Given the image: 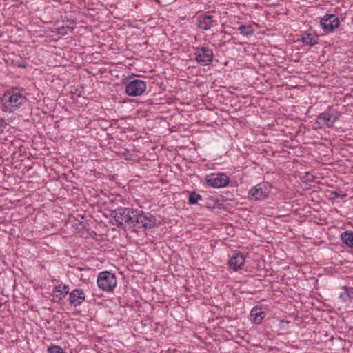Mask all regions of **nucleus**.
Listing matches in <instances>:
<instances>
[{"mask_svg":"<svg viewBox=\"0 0 353 353\" xmlns=\"http://www.w3.org/2000/svg\"><path fill=\"white\" fill-rule=\"evenodd\" d=\"M137 209L120 207L111 213L112 223L121 228L134 227Z\"/></svg>","mask_w":353,"mask_h":353,"instance_id":"1","label":"nucleus"},{"mask_svg":"<svg viewBox=\"0 0 353 353\" xmlns=\"http://www.w3.org/2000/svg\"><path fill=\"white\" fill-rule=\"evenodd\" d=\"M26 97L21 93L14 90L7 91L4 93L1 103V109L5 112H12L23 103Z\"/></svg>","mask_w":353,"mask_h":353,"instance_id":"2","label":"nucleus"},{"mask_svg":"<svg viewBox=\"0 0 353 353\" xmlns=\"http://www.w3.org/2000/svg\"><path fill=\"white\" fill-rule=\"evenodd\" d=\"M134 228L145 230L154 228L157 225L156 217L150 212L137 209Z\"/></svg>","mask_w":353,"mask_h":353,"instance_id":"3","label":"nucleus"},{"mask_svg":"<svg viewBox=\"0 0 353 353\" xmlns=\"http://www.w3.org/2000/svg\"><path fill=\"white\" fill-rule=\"evenodd\" d=\"M97 285L103 291L112 292L117 286V277L110 272H101L97 276Z\"/></svg>","mask_w":353,"mask_h":353,"instance_id":"4","label":"nucleus"},{"mask_svg":"<svg viewBox=\"0 0 353 353\" xmlns=\"http://www.w3.org/2000/svg\"><path fill=\"white\" fill-rule=\"evenodd\" d=\"M194 59L202 66L210 65L214 59V53L212 49L207 46H198L194 48Z\"/></svg>","mask_w":353,"mask_h":353,"instance_id":"5","label":"nucleus"},{"mask_svg":"<svg viewBox=\"0 0 353 353\" xmlns=\"http://www.w3.org/2000/svg\"><path fill=\"white\" fill-rule=\"evenodd\" d=\"M271 189L272 186L270 183L267 182L260 183L250 190L248 196L252 200H261L269 196Z\"/></svg>","mask_w":353,"mask_h":353,"instance_id":"6","label":"nucleus"},{"mask_svg":"<svg viewBox=\"0 0 353 353\" xmlns=\"http://www.w3.org/2000/svg\"><path fill=\"white\" fill-rule=\"evenodd\" d=\"M340 113L333 108H328L316 118V123L331 127L339 119Z\"/></svg>","mask_w":353,"mask_h":353,"instance_id":"7","label":"nucleus"},{"mask_svg":"<svg viewBox=\"0 0 353 353\" xmlns=\"http://www.w3.org/2000/svg\"><path fill=\"white\" fill-rule=\"evenodd\" d=\"M146 82L141 79H133L126 83L125 92L131 97L141 96L146 90Z\"/></svg>","mask_w":353,"mask_h":353,"instance_id":"8","label":"nucleus"},{"mask_svg":"<svg viewBox=\"0 0 353 353\" xmlns=\"http://www.w3.org/2000/svg\"><path fill=\"white\" fill-rule=\"evenodd\" d=\"M206 184L213 188H221L229 183V177L224 173H212L205 178Z\"/></svg>","mask_w":353,"mask_h":353,"instance_id":"9","label":"nucleus"},{"mask_svg":"<svg viewBox=\"0 0 353 353\" xmlns=\"http://www.w3.org/2000/svg\"><path fill=\"white\" fill-rule=\"evenodd\" d=\"M321 27L328 32H332L339 26V18L335 14H326L320 21Z\"/></svg>","mask_w":353,"mask_h":353,"instance_id":"10","label":"nucleus"},{"mask_svg":"<svg viewBox=\"0 0 353 353\" xmlns=\"http://www.w3.org/2000/svg\"><path fill=\"white\" fill-rule=\"evenodd\" d=\"M245 256L241 252H235L230 257L228 262V265L230 269L234 271H238L243 268L245 263Z\"/></svg>","mask_w":353,"mask_h":353,"instance_id":"11","label":"nucleus"},{"mask_svg":"<svg viewBox=\"0 0 353 353\" xmlns=\"http://www.w3.org/2000/svg\"><path fill=\"white\" fill-rule=\"evenodd\" d=\"M214 17L209 14H201L197 18L198 27L203 30H208L212 27L217 26V21Z\"/></svg>","mask_w":353,"mask_h":353,"instance_id":"12","label":"nucleus"},{"mask_svg":"<svg viewBox=\"0 0 353 353\" xmlns=\"http://www.w3.org/2000/svg\"><path fill=\"white\" fill-rule=\"evenodd\" d=\"M68 294L69 303L75 307L80 305L85 301V294L81 289L76 288Z\"/></svg>","mask_w":353,"mask_h":353,"instance_id":"13","label":"nucleus"},{"mask_svg":"<svg viewBox=\"0 0 353 353\" xmlns=\"http://www.w3.org/2000/svg\"><path fill=\"white\" fill-rule=\"evenodd\" d=\"M250 319L255 324H259L264 319L265 314L261 307H253L250 312Z\"/></svg>","mask_w":353,"mask_h":353,"instance_id":"14","label":"nucleus"},{"mask_svg":"<svg viewBox=\"0 0 353 353\" xmlns=\"http://www.w3.org/2000/svg\"><path fill=\"white\" fill-rule=\"evenodd\" d=\"M319 35L305 32L301 34V41L306 46H314L319 43Z\"/></svg>","mask_w":353,"mask_h":353,"instance_id":"15","label":"nucleus"},{"mask_svg":"<svg viewBox=\"0 0 353 353\" xmlns=\"http://www.w3.org/2000/svg\"><path fill=\"white\" fill-rule=\"evenodd\" d=\"M69 293V286L68 285H58L54 287L52 294L59 299H63Z\"/></svg>","mask_w":353,"mask_h":353,"instance_id":"16","label":"nucleus"},{"mask_svg":"<svg viewBox=\"0 0 353 353\" xmlns=\"http://www.w3.org/2000/svg\"><path fill=\"white\" fill-rule=\"evenodd\" d=\"M339 299L344 303L350 302L353 299V288L343 286L339 293Z\"/></svg>","mask_w":353,"mask_h":353,"instance_id":"17","label":"nucleus"},{"mask_svg":"<svg viewBox=\"0 0 353 353\" xmlns=\"http://www.w3.org/2000/svg\"><path fill=\"white\" fill-rule=\"evenodd\" d=\"M341 240L349 248H353V231L345 230L341 234Z\"/></svg>","mask_w":353,"mask_h":353,"instance_id":"18","label":"nucleus"},{"mask_svg":"<svg viewBox=\"0 0 353 353\" xmlns=\"http://www.w3.org/2000/svg\"><path fill=\"white\" fill-rule=\"evenodd\" d=\"M74 23H75V22L74 20L68 21L67 24L65 26L63 25L58 28V33H59L62 35H65L69 32H72V30H74L73 25Z\"/></svg>","mask_w":353,"mask_h":353,"instance_id":"19","label":"nucleus"},{"mask_svg":"<svg viewBox=\"0 0 353 353\" xmlns=\"http://www.w3.org/2000/svg\"><path fill=\"white\" fill-rule=\"evenodd\" d=\"M237 30L241 35L246 37H250L254 34V29L251 25H241L238 28Z\"/></svg>","mask_w":353,"mask_h":353,"instance_id":"20","label":"nucleus"},{"mask_svg":"<svg viewBox=\"0 0 353 353\" xmlns=\"http://www.w3.org/2000/svg\"><path fill=\"white\" fill-rule=\"evenodd\" d=\"M201 199L202 196L199 194L196 193L195 192H190L188 198V203L190 205H195L198 203L199 200Z\"/></svg>","mask_w":353,"mask_h":353,"instance_id":"21","label":"nucleus"},{"mask_svg":"<svg viewBox=\"0 0 353 353\" xmlns=\"http://www.w3.org/2000/svg\"><path fill=\"white\" fill-rule=\"evenodd\" d=\"M48 353H65L63 350L57 345H52L48 348Z\"/></svg>","mask_w":353,"mask_h":353,"instance_id":"22","label":"nucleus"},{"mask_svg":"<svg viewBox=\"0 0 353 353\" xmlns=\"http://www.w3.org/2000/svg\"><path fill=\"white\" fill-rule=\"evenodd\" d=\"M8 125V124L6 122V121L3 119H0V134L3 132V130Z\"/></svg>","mask_w":353,"mask_h":353,"instance_id":"23","label":"nucleus"},{"mask_svg":"<svg viewBox=\"0 0 353 353\" xmlns=\"http://www.w3.org/2000/svg\"><path fill=\"white\" fill-rule=\"evenodd\" d=\"M26 65H27L26 63H22L19 64V67L25 68H26Z\"/></svg>","mask_w":353,"mask_h":353,"instance_id":"24","label":"nucleus"},{"mask_svg":"<svg viewBox=\"0 0 353 353\" xmlns=\"http://www.w3.org/2000/svg\"><path fill=\"white\" fill-rule=\"evenodd\" d=\"M336 197H341V195H339L337 192H333L332 193Z\"/></svg>","mask_w":353,"mask_h":353,"instance_id":"25","label":"nucleus"}]
</instances>
